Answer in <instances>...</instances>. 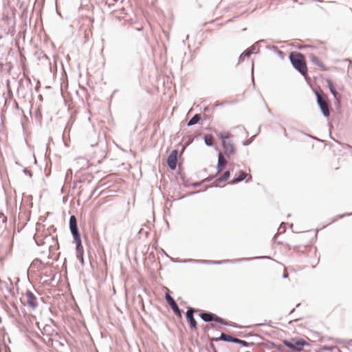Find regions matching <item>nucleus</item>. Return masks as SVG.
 Returning <instances> with one entry per match:
<instances>
[{"label":"nucleus","mask_w":352,"mask_h":352,"mask_svg":"<svg viewBox=\"0 0 352 352\" xmlns=\"http://www.w3.org/2000/svg\"><path fill=\"white\" fill-rule=\"evenodd\" d=\"M201 120V116L200 114L199 113H197L195 115H194L190 119V120L187 123V125L188 126H192V125H195L196 124H198L200 120Z\"/></svg>","instance_id":"obj_18"},{"label":"nucleus","mask_w":352,"mask_h":352,"mask_svg":"<svg viewBox=\"0 0 352 352\" xmlns=\"http://www.w3.org/2000/svg\"><path fill=\"white\" fill-rule=\"evenodd\" d=\"M265 42H266V41H265V39H261V40H260V41H258L256 42V43H255L254 45H252L251 46V47H250V48H249V49H250V50H252V53H253L254 51H256V50L258 51V50H259V48H260L259 43H265Z\"/></svg>","instance_id":"obj_22"},{"label":"nucleus","mask_w":352,"mask_h":352,"mask_svg":"<svg viewBox=\"0 0 352 352\" xmlns=\"http://www.w3.org/2000/svg\"><path fill=\"white\" fill-rule=\"evenodd\" d=\"M247 174L243 170H240L239 175L234 177L232 180L230 181V184H234L245 179Z\"/></svg>","instance_id":"obj_15"},{"label":"nucleus","mask_w":352,"mask_h":352,"mask_svg":"<svg viewBox=\"0 0 352 352\" xmlns=\"http://www.w3.org/2000/svg\"><path fill=\"white\" fill-rule=\"evenodd\" d=\"M233 343L239 344L241 345L242 346H245V347L249 346V344H250L248 342H246L243 340L236 338H234Z\"/></svg>","instance_id":"obj_23"},{"label":"nucleus","mask_w":352,"mask_h":352,"mask_svg":"<svg viewBox=\"0 0 352 352\" xmlns=\"http://www.w3.org/2000/svg\"><path fill=\"white\" fill-rule=\"evenodd\" d=\"M211 342V343H210V346H211V348L212 349L213 352H217V349H216V348H215L214 345L212 344V342Z\"/></svg>","instance_id":"obj_33"},{"label":"nucleus","mask_w":352,"mask_h":352,"mask_svg":"<svg viewBox=\"0 0 352 352\" xmlns=\"http://www.w3.org/2000/svg\"><path fill=\"white\" fill-rule=\"evenodd\" d=\"M23 173L26 175H28L30 178L32 177V173H31V171H30L29 170H28L27 168H25L23 169Z\"/></svg>","instance_id":"obj_28"},{"label":"nucleus","mask_w":352,"mask_h":352,"mask_svg":"<svg viewBox=\"0 0 352 352\" xmlns=\"http://www.w3.org/2000/svg\"><path fill=\"white\" fill-rule=\"evenodd\" d=\"M250 143H251V141H248V140H247V141H243V145H244V146H247V145H249Z\"/></svg>","instance_id":"obj_35"},{"label":"nucleus","mask_w":352,"mask_h":352,"mask_svg":"<svg viewBox=\"0 0 352 352\" xmlns=\"http://www.w3.org/2000/svg\"><path fill=\"white\" fill-rule=\"evenodd\" d=\"M287 223H282L281 225L280 226L278 231V232H284L285 231V226Z\"/></svg>","instance_id":"obj_26"},{"label":"nucleus","mask_w":352,"mask_h":352,"mask_svg":"<svg viewBox=\"0 0 352 352\" xmlns=\"http://www.w3.org/2000/svg\"><path fill=\"white\" fill-rule=\"evenodd\" d=\"M267 111H268L270 113H271V111H270V109L268 107H267Z\"/></svg>","instance_id":"obj_45"},{"label":"nucleus","mask_w":352,"mask_h":352,"mask_svg":"<svg viewBox=\"0 0 352 352\" xmlns=\"http://www.w3.org/2000/svg\"><path fill=\"white\" fill-rule=\"evenodd\" d=\"M292 66L303 76L307 75V67L304 56L298 52H292L289 56Z\"/></svg>","instance_id":"obj_2"},{"label":"nucleus","mask_w":352,"mask_h":352,"mask_svg":"<svg viewBox=\"0 0 352 352\" xmlns=\"http://www.w3.org/2000/svg\"><path fill=\"white\" fill-rule=\"evenodd\" d=\"M209 329H210V325H208V326H206V327H204V330H205V331H207V330H208Z\"/></svg>","instance_id":"obj_38"},{"label":"nucleus","mask_w":352,"mask_h":352,"mask_svg":"<svg viewBox=\"0 0 352 352\" xmlns=\"http://www.w3.org/2000/svg\"><path fill=\"white\" fill-rule=\"evenodd\" d=\"M351 214H352V213H346V214H340V215H339L338 217H339L340 218H342V217H345V216H349V215H351Z\"/></svg>","instance_id":"obj_34"},{"label":"nucleus","mask_w":352,"mask_h":352,"mask_svg":"<svg viewBox=\"0 0 352 352\" xmlns=\"http://www.w3.org/2000/svg\"><path fill=\"white\" fill-rule=\"evenodd\" d=\"M335 348H337V346H324L323 347L321 348V349L331 351L333 349H335Z\"/></svg>","instance_id":"obj_25"},{"label":"nucleus","mask_w":352,"mask_h":352,"mask_svg":"<svg viewBox=\"0 0 352 352\" xmlns=\"http://www.w3.org/2000/svg\"><path fill=\"white\" fill-rule=\"evenodd\" d=\"M165 298H166V300L167 303L169 305V306L172 309L173 313L177 317H179V318H182V311L179 309V306L176 303L174 298L168 294H166Z\"/></svg>","instance_id":"obj_8"},{"label":"nucleus","mask_w":352,"mask_h":352,"mask_svg":"<svg viewBox=\"0 0 352 352\" xmlns=\"http://www.w3.org/2000/svg\"><path fill=\"white\" fill-rule=\"evenodd\" d=\"M283 344L291 350V352H300L305 346H309V342L299 338L284 340Z\"/></svg>","instance_id":"obj_5"},{"label":"nucleus","mask_w":352,"mask_h":352,"mask_svg":"<svg viewBox=\"0 0 352 352\" xmlns=\"http://www.w3.org/2000/svg\"><path fill=\"white\" fill-rule=\"evenodd\" d=\"M283 278H287V274L286 273H283Z\"/></svg>","instance_id":"obj_39"},{"label":"nucleus","mask_w":352,"mask_h":352,"mask_svg":"<svg viewBox=\"0 0 352 352\" xmlns=\"http://www.w3.org/2000/svg\"><path fill=\"white\" fill-rule=\"evenodd\" d=\"M49 321H50V323L45 324V325H43L42 327V329H41L42 333L43 335L47 336H52L54 331V329L53 327V322H54L53 320L52 319H50Z\"/></svg>","instance_id":"obj_14"},{"label":"nucleus","mask_w":352,"mask_h":352,"mask_svg":"<svg viewBox=\"0 0 352 352\" xmlns=\"http://www.w3.org/2000/svg\"><path fill=\"white\" fill-rule=\"evenodd\" d=\"M261 257H254L248 258H238L232 260H222V261H211V260H197L192 258L184 259L180 261L183 263H196V264H207V265H222L226 263H237L242 261H250L254 258H261Z\"/></svg>","instance_id":"obj_3"},{"label":"nucleus","mask_w":352,"mask_h":352,"mask_svg":"<svg viewBox=\"0 0 352 352\" xmlns=\"http://www.w3.org/2000/svg\"><path fill=\"white\" fill-rule=\"evenodd\" d=\"M0 219H2L3 223H6L7 222V217L4 215V214L2 212H0Z\"/></svg>","instance_id":"obj_27"},{"label":"nucleus","mask_w":352,"mask_h":352,"mask_svg":"<svg viewBox=\"0 0 352 352\" xmlns=\"http://www.w3.org/2000/svg\"><path fill=\"white\" fill-rule=\"evenodd\" d=\"M327 85H328L330 92L334 96L335 98H337L338 93L337 92L332 81L331 80H327Z\"/></svg>","instance_id":"obj_20"},{"label":"nucleus","mask_w":352,"mask_h":352,"mask_svg":"<svg viewBox=\"0 0 352 352\" xmlns=\"http://www.w3.org/2000/svg\"><path fill=\"white\" fill-rule=\"evenodd\" d=\"M0 38H2V36H0Z\"/></svg>","instance_id":"obj_47"},{"label":"nucleus","mask_w":352,"mask_h":352,"mask_svg":"<svg viewBox=\"0 0 352 352\" xmlns=\"http://www.w3.org/2000/svg\"><path fill=\"white\" fill-rule=\"evenodd\" d=\"M110 2H114L116 1V0H109Z\"/></svg>","instance_id":"obj_44"},{"label":"nucleus","mask_w":352,"mask_h":352,"mask_svg":"<svg viewBox=\"0 0 352 352\" xmlns=\"http://www.w3.org/2000/svg\"><path fill=\"white\" fill-rule=\"evenodd\" d=\"M199 185V183H197V182H195V183L192 184V186H194V187H197V186H198Z\"/></svg>","instance_id":"obj_37"},{"label":"nucleus","mask_w":352,"mask_h":352,"mask_svg":"<svg viewBox=\"0 0 352 352\" xmlns=\"http://www.w3.org/2000/svg\"><path fill=\"white\" fill-rule=\"evenodd\" d=\"M198 311H199V309L192 307H189L186 311V318L191 329H197V323L194 318V314Z\"/></svg>","instance_id":"obj_9"},{"label":"nucleus","mask_w":352,"mask_h":352,"mask_svg":"<svg viewBox=\"0 0 352 352\" xmlns=\"http://www.w3.org/2000/svg\"><path fill=\"white\" fill-rule=\"evenodd\" d=\"M337 342L340 344H344L347 349H349V347L352 346V340L348 341L337 340Z\"/></svg>","instance_id":"obj_24"},{"label":"nucleus","mask_w":352,"mask_h":352,"mask_svg":"<svg viewBox=\"0 0 352 352\" xmlns=\"http://www.w3.org/2000/svg\"><path fill=\"white\" fill-rule=\"evenodd\" d=\"M25 296L27 298L28 305L32 309H35L38 307L36 296L30 290L26 291Z\"/></svg>","instance_id":"obj_11"},{"label":"nucleus","mask_w":352,"mask_h":352,"mask_svg":"<svg viewBox=\"0 0 352 352\" xmlns=\"http://www.w3.org/2000/svg\"><path fill=\"white\" fill-rule=\"evenodd\" d=\"M310 60L311 61L315 64L316 65L318 66L319 67L322 68V70H326V67L324 65L320 60V59L316 56L315 55H311L310 56Z\"/></svg>","instance_id":"obj_17"},{"label":"nucleus","mask_w":352,"mask_h":352,"mask_svg":"<svg viewBox=\"0 0 352 352\" xmlns=\"http://www.w3.org/2000/svg\"><path fill=\"white\" fill-rule=\"evenodd\" d=\"M199 316L204 322H210L214 321V322H217L221 324L226 325V326H231V327L236 328V329L242 328L241 326L238 325L235 323L229 324L227 321H226L222 318L219 317L216 314H214L212 312H210V311H203L199 314Z\"/></svg>","instance_id":"obj_4"},{"label":"nucleus","mask_w":352,"mask_h":352,"mask_svg":"<svg viewBox=\"0 0 352 352\" xmlns=\"http://www.w3.org/2000/svg\"><path fill=\"white\" fill-rule=\"evenodd\" d=\"M209 325H210V328H212V329H218V326L214 324H210Z\"/></svg>","instance_id":"obj_32"},{"label":"nucleus","mask_w":352,"mask_h":352,"mask_svg":"<svg viewBox=\"0 0 352 352\" xmlns=\"http://www.w3.org/2000/svg\"><path fill=\"white\" fill-rule=\"evenodd\" d=\"M78 161H81L82 163L85 164V165H87L88 164V162L86 160V159L83 158V157H80V158H78L77 159Z\"/></svg>","instance_id":"obj_30"},{"label":"nucleus","mask_w":352,"mask_h":352,"mask_svg":"<svg viewBox=\"0 0 352 352\" xmlns=\"http://www.w3.org/2000/svg\"><path fill=\"white\" fill-rule=\"evenodd\" d=\"M37 324H38V327L41 329V327L39 326V322H37Z\"/></svg>","instance_id":"obj_46"},{"label":"nucleus","mask_w":352,"mask_h":352,"mask_svg":"<svg viewBox=\"0 0 352 352\" xmlns=\"http://www.w3.org/2000/svg\"><path fill=\"white\" fill-rule=\"evenodd\" d=\"M273 346H274V348H276L280 351H282L283 349V346L281 345H276V344H273Z\"/></svg>","instance_id":"obj_31"},{"label":"nucleus","mask_w":352,"mask_h":352,"mask_svg":"<svg viewBox=\"0 0 352 352\" xmlns=\"http://www.w3.org/2000/svg\"><path fill=\"white\" fill-rule=\"evenodd\" d=\"M16 164L18 165V166H21L20 163L16 162Z\"/></svg>","instance_id":"obj_43"},{"label":"nucleus","mask_w":352,"mask_h":352,"mask_svg":"<svg viewBox=\"0 0 352 352\" xmlns=\"http://www.w3.org/2000/svg\"><path fill=\"white\" fill-rule=\"evenodd\" d=\"M252 54V50L248 49L245 50L239 56V60L243 61L245 58H248Z\"/></svg>","instance_id":"obj_21"},{"label":"nucleus","mask_w":352,"mask_h":352,"mask_svg":"<svg viewBox=\"0 0 352 352\" xmlns=\"http://www.w3.org/2000/svg\"><path fill=\"white\" fill-rule=\"evenodd\" d=\"M335 349H337L338 352H342L338 347L335 348Z\"/></svg>","instance_id":"obj_42"},{"label":"nucleus","mask_w":352,"mask_h":352,"mask_svg":"<svg viewBox=\"0 0 352 352\" xmlns=\"http://www.w3.org/2000/svg\"><path fill=\"white\" fill-rule=\"evenodd\" d=\"M254 70V63H252V71L253 72Z\"/></svg>","instance_id":"obj_41"},{"label":"nucleus","mask_w":352,"mask_h":352,"mask_svg":"<svg viewBox=\"0 0 352 352\" xmlns=\"http://www.w3.org/2000/svg\"><path fill=\"white\" fill-rule=\"evenodd\" d=\"M177 156H178V151L176 149L173 150L169 154L167 158V164L169 168L172 170L176 169L177 164Z\"/></svg>","instance_id":"obj_10"},{"label":"nucleus","mask_w":352,"mask_h":352,"mask_svg":"<svg viewBox=\"0 0 352 352\" xmlns=\"http://www.w3.org/2000/svg\"><path fill=\"white\" fill-rule=\"evenodd\" d=\"M234 337H232L230 335H228L225 333H221L219 338H210V341L212 342L223 341L226 342H234Z\"/></svg>","instance_id":"obj_12"},{"label":"nucleus","mask_w":352,"mask_h":352,"mask_svg":"<svg viewBox=\"0 0 352 352\" xmlns=\"http://www.w3.org/2000/svg\"><path fill=\"white\" fill-rule=\"evenodd\" d=\"M294 311H295V309H293L292 310H291L289 312V314H293L294 312Z\"/></svg>","instance_id":"obj_40"},{"label":"nucleus","mask_w":352,"mask_h":352,"mask_svg":"<svg viewBox=\"0 0 352 352\" xmlns=\"http://www.w3.org/2000/svg\"><path fill=\"white\" fill-rule=\"evenodd\" d=\"M69 230L76 243V257L82 263H83V247L82 245L81 236L78 228L77 219L74 215H72L69 217Z\"/></svg>","instance_id":"obj_1"},{"label":"nucleus","mask_w":352,"mask_h":352,"mask_svg":"<svg viewBox=\"0 0 352 352\" xmlns=\"http://www.w3.org/2000/svg\"><path fill=\"white\" fill-rule=\"evenodd\" d=\"M315 94L317 98V103L320 107L321 113L323 115L324 117H329L330 111L327 101L318 91H316Z\"/></svg>","instance_id":"obj_7"},{"label":"nucleus","mask_w":352,"mask_h":352,"mask_svg":"<svg viewBox=\"0 0 352 352\" xmlns=\"http://www.w3.org/2000/svg\"><path fill=\"white\" fill-rule=\"evenodd\" d=\"M305 135H306L307 137H309V138H311V139H314V140H318L316 137H314V136H312L311 135H309V134H307V133H305Z\"/></svg>","instance_id":"obj_36"},{"label":"nucleus","mask_w":352,"mask_h":352,"mask_svg":"<svg viewBox=\"0 0 352 352\" xmlns=\"http://www.w3.org/2000/svg\"><path fill=\"white\" fill-rule=\"evenodd\" d=\"M39 263L41 265H43V262H42V261H41V259H39V258H35V259L33 261V262H32V265H36V263Z\"/></svg>","instance_id":"obj_29"},{"label":"nucleus","mask_w":352,"mask_h":352,"mask_svg":"<svg viewBox=\"0 0 352 352\" xmlns=\"http://www.w3.org/2000/svg\"><path fill=\"white\" fill-rule=\"evenodd\" d=\"M231 136L229 133H220L219 135V138L221 140V145L224 150V153L228 158L236 153L234 145L228 140Z\"/></svg>","instance_id":"obj_6"},{"label":"nucleus","mask_w":352,"mask_h":352,"mask_svg":"<svg viewBox=\"0 0 352 352\" xmlns=\"http://www.w3.org/2000/svg\"><path fill=\"white\" fill-rule=\"evenodd\" d=\"M230 176V171L226 170L225 171L221 177L217 179L214 182L215 186H217L221 182L227 180Z\"/></svg>","instance_id":"obj_16"},{"label":"nucleus","mask_w":352,"mask_h":352,"mask_svg":"<svg viewBox=\"0 0 352 352\" xmlns=\"http://www.w3.org/2000/svg\"><path fill=\"white\" fill-rule=\"evenodd\" d=\"M204 140L208 146H212L214 145V137L211 134L204 135Z\"/></svg>","instance_id":"obj_19"},{"label":"nucleus","mask_w":352,"mask_h":352,"mask_svg":"<svg viewBox=\"0 0 352 352\" xmlns=\"http://www.w3.org/2000/svg\"><path fill=\"white\" fill-rule=\"evenodd\" d=\"M227 164H228V161L225 158L223 154L221 151H219L218 162H217V172L219 173V172L221 171Z\"/></svg>","instance_id":"obj_13"}]
</instances>
